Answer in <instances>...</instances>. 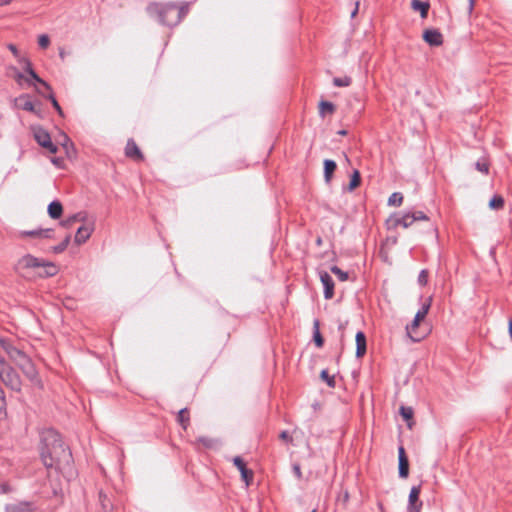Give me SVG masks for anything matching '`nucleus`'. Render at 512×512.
<instances>
[{
    "label": "nucleus",
    "instance_id": "nucleus-1",
    "mask_svg": "<svg viewBox=\"0 0 512 512\" xmlns=\"http://www.w3.org/2000/svg\"><path fill=\"white\" fill-rule=\"evenodd\" d=\"M41 459L47 468L61 470L64 464H69L71 453L55 431H47L42 437Z\"/></svg>",
    "mask_w": 512,
    "mask_h": 512
},
{
    "label": "nucleus",
    "instance_id": "nucleus-2",
    "mask_svg": "<svg viewBox=\"0 0 512 512\" xmlns=\"http://www.w3.org/2000/svg\"><path fill=\"white\" fill-rule=\"evenodd\" d=\"M0 346L7 353L9 358L22 370L31 384L37 388H42V382L38 377V372L29 357L21 350L10 345L5 339L0 338Z\"/></svg>",
    "mask_w": 512,
    "mask_h": 512
},
{
    "label": "nucleus",
    "instance_id": "nucleus-3",
    "mask_svg": "<svg viewBox=\"0 0 512 512\" xmlns=\"http://www.w3.org/2000/svg\"><path fill=\"white\" fill-rule=\"evenodd\" d=\"M6 75L12 78L20 88L35 87V83H39L47 91L51 90L50 85L34 71L31 61H29V68H26L25 65H8L6 67Z\"/></svg>",
    "mask_w": 512,
    "mask_h": 512
},
{
    "label": "nucleus",
    "instance_id": "nucleus-4",
    "mask_svg": "<svg viewBox=\"0 0 512 512\" xmlns=\"http://www.w3.org/2000/svg\"><path fill=\"white\" fill-rule=\"evenodd\" d=\"M148 11L151 15H157L159 21L166 25H175L185 15L184 8H177L173 4H158L153 3L148 6Z\"/></svg>",
    "mask_w": 512,
    "mask_h": 512
},
{
    "label": "nucleus",
    "instance_id": "nucleus-5",
    "mask_svg": "<svg viewBox=\"0 0 512 512\" xmlns=\"http://www.w3.org/2000/svg\"><path fill=\"white\" fill-rule=\"evenodd\" d=\"M428 216L422 211L406 212L403 214H393L387 221V227L389 229H396L399 226L403 228L410 227L416 221H428Z\"/></svg>",
    "mask_w": 512,
    "mask_h": 512
},
{
    "label": "nucleus",
    "instance_id": "nucleus-6",
    "mask_svg": "<svg viewBox=\"0 0 512 512\" xmlns=\"http://www.w3.org/2000/svg\"><path fill=\"white\" fill-rule=\"evenodd\" d=\"M431 303L432 298L429 297L416 313L412 323L406 326L407 336L414 342H418L425 337L424 335H420L417 329L420 323L425 319L426 315L428 314L429 309L431 307Z\"/></svg>",
    "mask_w": 512,
    "mask_h": 512
},
{
    "label": "nucleus",
    "instance_id": "nucleus-7",
    "mask_svg": "<svg viewBox=\"0 0 512 512\" xmlns=\"http://www.w3.org/2000/svg\"><path fill=\"white\" fill-rule=\"evenodd\" d=\"M45 260L37 258L31 254L24 255L17 262V271L26 278L35 277L37 269L41 268Z\"/></svg>",
    "mask_w": 512,
    "mask_h": 512
},
{
    "label": "nucleus",
    "instance_id": "nucleus-8",
    "mask_svg": "<svg viewBox=\"0 0 512 512\" xmlns=\"http://www.w3.org/2000/svg\"><path fill=\"white\" fill-rule=\"evenodd\" d=\"M0 379L6 386L15 391H20L21 380L19 375L5 362L3 358H0Z\"/></svg>",
    "mask_w": 512,
    "mask_h": 512
},
{
    "label": "nucleus",
    "instance_id": "nucleus-9",
    "mask_svg": "<svg viewBox=\"0 0 512 512\" xmlns=\"http://www.w3.org/2000/svg\"><path fill=\"white\" fill-rule=\"evenodd\" d=\"M33 135L39 145L51 153L57 152V147L52 143L49 133L42 127H33Z\"/></svg>",
    "mask_w": 512,
    "mask_h": 512
},
{
    "label": "nucleus",
    "instance_id": "nucleus-10",
    "mask_svg": "<svg viewBox=\"0 0 512 512\" xmlns=\"http://www.w3.org/2000/svg\"><path fill=\"white\" fill-rule=\"evenodd\" d=\"M15 106L19 109L35 113L40 115L41 111L37 108V105L31 100L28 94H21L14 100Z\"/></svg>",
    "mask_w": 512,
    "mask_h": 512
},
{
    "label": "nucleus",
    "instance_id": "nucleus-11",
    "mask_svg": "<svg viewBox=\"0 0 512 512\" xmlns=\"http://www.w3.org/2000/svg\"><path fill=\"white\" fill-rule=\"evenodd\" d=\"M421 485L413 486L408 496L407 512H420L422 502L419 500Z\"/></svg>",
    "mask_w": 512,
    "mask_h": 512
},
{
    "label": "nucleus",
    "instance_id": "nucleus-12",
    "mask_svg": "<svg viewBox=\"0 0 512 512\" xmlns=\"http://www.w3.org/2000/svg\"><path fill=\"white\" fill-rule=\"evenodd\" d=\"M94 229V222H87L81 227H79L74 238L75 243L78 245L85 243L90 238Z\"/></svg>",
    "mask_w": 512,
    "mask_h": 512
},
{
    "label": "nucleus",
    "instance_id": "nucleus-13",
    "mask_svg": "<svg viewBox=\"0 0 512 512\" xmlns=\"http://www.w3.org/2000/svg\"><path fill=\"white\" fill-rule=\"evenodd\" d=\"M233 463L238 468V470L240 471L241 478L245 482V485L249 486L251 481H252V479H253V472H252V470H250V469H248L246 467V464L244 463L242 458L239 457V456H236V457L233 458Z\"/></svg>",
    "mask_w": 512,
    "mask_h": 512
},
{
    "label": "nucleus",
    "instance_id": "nucleus-14",
    "mask_svg": "<svg viewBox=\"0 0 512 512\" xmlns=\"http://www.w3.org/2000/svg\"><path fill=\"white\" fill-rule=\"evenodd\" d=\"M423 39L430 46H440L443 43L442 34L436 29H428L423 33Z\"/></svg>",
    "mask_w": 512,
    "mask_h": 512
},
{
    "label": "nucleus",
    "instance_id": "nucleus-15",
    "mask_svg": "<svg viewBox=\"0 0 512 512\" xmlns=\"http://www.w3.org/2000/svg\"><path fill=\"white\" fill-rule=\"evenodd\" d=\"M320 280L324 287V297L331 299L334 295V282L327 272H320Z\"/></svg>",
    "mask_w": 512,
    "mask_h": 512
},
{
    "label": "nucleus",
    "instance_id": "nucleus-16",
    "mask_svg": "<svg viewBox=\"0 0 512 512\" xmlns=\"http://www.w3.org/2000/svg\"><path fill=\"white\" fill-rule=\"evenodd\" d=\"M58 273V267L50 261H44L41 268L37 269L35 277H50Z\"/></svg>",
    "mask_w": 512,
    "mask_h": 512
},
{
    "label": "nucleus",
    "instance_id": "nucleus-17",
    "mask_svg": "<svg viewBox=\"0 0 512 512\" xmlns=\"http://www.w3.org/2000/svg\"><path fill=\"white\" fill-rule=\"evenodd\" d=\"M52 229H36V230H23L18 233L20 238H50L52 235Z\"/></svg>",
    "mask_w": 512,
    "mask_h": 512
},
{
    "label": "nucleus",
    "instance_id": "nucleus-18",
    "mask_svg": "<svg viewBox=\"0 0 512 512\" xmlns=\"http://www.w3.org/2000/svg\"><path fill=\"white\" fill-rule=\"evenodd\" d=\"M398 459H399V476L401 478H407L409 474V462L405 455V450L401 446L398 449Z\"/></svg>",
    "mask_w": 512,
    "mask_h": 512
},
{
    "label": "nucleus",
    "instance_id": "nucleus-19",
    "mask_svg": "<svg viewBox=\"0 0 512 512\" xmlns=\"http://www.w3.org/2000/svg\"><path fill=\"white\" fill-rule=\"evenodd\" d=\"M6 47L12 53L18 65H25L26 68H29L30 60L25 54L19 51L16 45L9 43Z\"/></svg>",
    "mask_w": 512,
    "mask_h": 512
},
{
    "label": "nucleus",
    "instance_id": "nucleus-20",
    "mask_svg": "<svg viewBox=\"0 0 512 512\" xmlns=\"http://www.w3.org/2000/svg\"><path fill=\"white\" fill-rule=\"evenodd\" d=\"M356 356L362 357L366 353V337L361 331L357 332L356 337Z\"/></svg>",
    "mask_w": 512,
    "mask_h": 512
},
{
    "label": "nucleus",
    "instance_id": "nucleus-21",
    "mask_svg": "<svg viewBox=\"0 0 512 512\" xmlns=\"http://www.w3.org/2000/svg\"><path fill=\"white\" fill-rule=\"evenodd\" d=\"M125 154L130 157L137 160L142 159V154L136 145V143L133 140H129L127 142L126 148H125Z\"/></svg>",
    "mask_w": 512,
    "mask_h": 512
},
{
    "label": "nucleus",
    "instance_id": "nucleus-22",
    "mask_svg": "<svg viewBox=\"0 0 512 512\" xmlns=\"http://www.w3.org/2000/svg\"><path fill=\"white\" fill-rule=\"evenodd\" d=\"M32 504L29 502H20L6 506V512H31Z\"/></svg>",
    "mask_w": 512,
    "mask_h": 512
},
{
    "label": "nucleus",
    "instance_id": "nucleus-23",
    "mask_svg": "<svg viewBox=\"0 0 512 512\" xmlns=\"http://www.w3.org/2000/svg\"><path fill=\"white\" fill-rule=\"evenodd\" d=\"M63 212L62 204L59 201H53L48 205V214L52 219H58Z\"/></svg>",
    "mask_w": 512,
    "mask_h": 512
},
{
    "label": "nucleus",
    "instance_id": "nucleus-24",
    "mask_svg": "<svg viewBox=\"0 0 512 512\" xmlns=\"http://www.w3.org/2000/svg\"><path fill=\"white\" fill-rule=\"evenodd\" d=\"M411 7L414 11H419L422 18L427 17L429 3L420 0H412Z\"/></svg>",
    "mask_w": 512,
    "mask_h": 512
},
{
    "label": "nucleus",
    "instance_id": "nucleus-25",
    "mask_svg": "<svg viewBox=\"0 0 512 512\" xmlns=\"http://www.w3.org/2000/svg\"><path fill=\"white\" fill-rule=\"evenodd\" d=\"M336 163L333 160L326 159L324 161V178L327 183L331 181L332 175L336 169Z\"/></svg>",
    "mask_w": 512,
    "mask_h": 512
},
{
    "label": "nucleus",
    "instance_id": "nucleus-26",
    "mask_svg": "<svg viewBox=\"0 0 512 512\" xmlns=\"http://www.w3.org/2000/svg\"><path fill=\"white\" fill-rule=\"evenodd\" d=\"M333 111H334V105L331 102L321 101L319 103V113L322 117L325 116V114H327V113H329V114L333 113Z\"/></svg>",
    "mask_w": 512,
    "mask_h": 512
},
{
    "label": "nucleus",
    "instance_id": "nucleus-27",
    "mask_svg": "<svg viewBox=\"0 0 512 512\" xmlns=\"http://www.w3.org/2000/svg\"><path fill=\"white\" fill-rule=\"evenodd\" d=\"M403 202V196L399 192H394L388 198V205L398 207Z\"/></svg>",
    "mask_w": 512,
    "mask_h": 512
},
{
    "label": "nucleus",
    "instance_id": "nucleus-28",
    "mask_svg": "<svg viewBox=\"0 0 512 512\" xmlns=\"http://www.w3.org/2000/svg\"><path fill=\"white\" fill-rule=\"evenodd\" d=\"M360 185V173L358 170H355L350 178L348 189L349 191H353Z\"/></svg>",
    "mask_w": 512,
    "mask_h": 512
},
{
    "label": "nucleus",
    "instance_id": "nucleus-29",
    "mask_svg": "<svg viewBox=\"0 0 512 512\" xmlns=\"http://www.w3.org/2000/svg\"><path fill=\"white\" fill-rule=\"evenodd\" d=\"M504 205V199L502 196L495 195L490 201H489V207L491 209H500Z\"/></svg>",
    "mask_w": 512,
    "mask_h": 512
},
{
    "label": "nucleus",
    "instance_id": "nucleus-30",
    "mask_svg": "<svg viewBox=\"0 0 512 512\" xmlns=\"http://www.w3.org/2000/svg\"><path fill=\"white\" fill-rule=\"evenodd\" d=\"M333 84L337 87H347L351 84V78L349 76L336 77L333 79Z\"/></svg>",
    "mask_w": 512,
    "mask_h": 512
},
{
    "label": "nucleus",
    "instance_id": "nucleus-31",
    "mask_svg": "<svg viewBox=\"0 0 512 512\" xmlns=\"http://www.w3.org/2000/svg\"><path fill=\"white\" fill-rule=\"evenodd\" d=\"M187 409H181L178 413V421L183 426L184 429L187 428L189 424V418L186 416Z\"/></svg>",
    "mask_w": 512,
    "mask_h": 512
},
{
    "label": "nucleus",
    "instance_id": "nucleus-32",
    "mask_svg": "<svg viewBox=\"0 0 512 512\" xmlns=\"http://www.w3.org/2000/svg\"><path fill=\"white\" fill-rule=\"evenodd\" d=\"M197 441L207 448H214L217 446V440L215 439L199 437Z\"/></svg>",
    "mask_w": 512,
    "mask_h": 512
},
{
    "label": "nucleus",
    "instance_id": "nucleus-33",
    "mask_svg": "<svg viewBox=\"0 0 512 512\" xmlns=\"http://www.w3.org/2000/svg\"><path fill=\"white\" fill-rule=\"evenodd\" d=\"M331 272L335 274L340 281H346L348 280V273L342 271L339 267L333 266L331 267Z\"/></svg>",
    "mask_w": 512,
    "mask_h": 512
},
{
    "label": "nucleus",
    "instance_id": "nucleus-34",
    "mask_svg": "<svg viewBox=\"0 0 512 512\" xmlns=\"http://www.w3.org/2000/svg\"><path fill=\"white\" fill-rule=\"evenodd\" d=\"M69 242H70V236L68 235L65 237V239L59 245L53 247V252H55V253L63 252L67 248Z\"/></svg>",
    "mask_w": 512,
    "mask_h": 512
},
{
    "label": "nucleus",
    "instance_id": "nucleus-35",
    "mask_svg": "<svg viewBox=\"0 0 512 512\" xmlns=\"http://www.w3.org/2000/svg\"><path fill=\"white\" fill-rule=\"evenodd\" d=\"M400 414L402 415V417L405 419V420H411L412 417H413V409L411 407H405V406H401L400 407Z\"/></svg>",
    "mask_w": 512,
    "mask_h": 512
},
{
    "label": "nucleus",
    "instance_id": "nucleus-36",
    "mask_svg": "<svg viewBox=\"0 0 512 512\" xmlns=\"http://www.w3.org/2000/svg\"><path fill=\"white\" fill-rule=\"evenodd\" d=\"M38 45L42 49H46L50 45V38L47 34H41L38 36Z\"/></svg>",
    "mask_w": 512,
    "mask_h": 512
},
{
    "label": "nucleus",
    "instance_id": "nucleus-37",
    "mask_svg": "<svg viewBox=\"0 0 512 512\" xmlns=\"http://www.w3.org/2000/svg\"><path fill=\"white\" fill-rule=\"evenodd\" d=\"M417 282L420 286H425L428 283V271L423 269L418 275Z\"/></svg>",
    "mask_w": 512,
    "mask_h": 512
},
{
    "label": "nucleus",
    "instance_id": "nucleus-38",
    "mask_svg": "<svg viewBox=\"0 0 512 512\" xmlns=\"http://www.w3.org/2000/svg\"><path fill=\"white\" fill-rule=\"evenodd\" d=\"M349 501V493L347 490H344L338 496V502H340L343 506H346Z\"/></svg>",
    "mask_w": 512,
    "mask_h": 512
},
{
    "label": "nucleus",
    "instance_id": "nucleus-39",
    "mask_svg": "<svg viewBox=\"0 0 512 512\" xmlns=\"http://www.w3.org/2000/svg\"><path fill=\"white\" fill-rule=\"evenodd\" d=\"M321 378L327 382V384L330 386V387H333L334 386V378L333 377H330L328 372L326 370H322L321 372Z\"/></svg>",
    "mask_w": 512,
    "mask_h": 512
},
{
    "label": "nucleus",
    "instance_id": "nucleus-40",
    "mask_svg": "<svg viewBox=\"0 0 512 512\" xmlns=\"http://www.w3.org/2000/svg\"><path fill=\"white\" fill-rule=\"evenodd\" d=\"M47 97H48V99L51 100V103H52L53 107L56 109V111L60 115H62L63 114L62 109H61L59 103L57 102V100L55 99L54 95L52 93H50Z\"/></svg>",
    "mask_w": 512,
    "mask_h": 512
},
{
    "label": "nucleus",
    "instance_id": "nucleus-41",
    "mask_svg": "<svg viewBox=\"0 0 512 512\" xmlns=\"http://www.w3.org/2000/svg\"><path fill=\"white\" fill-rule=\"evenodd\" d=\"M315 327H316V331H315V334H314V340H315V343L318 347H321L323 345V339L320 335V332L318 330V323L316 322L315 323Z\"/></svg>",
    "mask_w": 512,
    "mask_h": 512
},
{
    "label": "nucleus",
    "instance_id": "nucleus-42",
    "mask_svg": "<svg viewBox=\"0 0 512 512\" xmlns=\"http://www.w3.org/2000/svg\"><path fill=\"white\" fill-rule=\"evenodd\" d=\"M476 168H477L478 171H480L482 173H485V174H487L488 170H489L488 165L486 163H484V162H477L476 163Z\"/></svg>",
    "mask_w": 512,
    "mask_h": 512
},
{
    "label": "nucleus",
    "instance_id": "nucleus-43",
    "mask_svg": "<svg viewBox=\"0 0 512 512\" xmlns=\"http://www.w3.org/2000/svg\"><path fill=\"white\" fill-rule=\"evenodd\" d=\"M293 470H294V473L295 475L297 476V478H301L302 474H301V469H300V466L298 464H295L293 466Z\"/></svg>",
    "mask_w": 512,
    "mask_h": 512
},
{
    "label": "nucleus",
    "instance_id": "nucleus-44",
    "mask_svg": "<svg viewBox=\"0 0 512 512\" xmlns=\"http://www.w3.org/2000/svg\"><path fill=\"white\" fill-rule=\"evenodd\" d=\"M358 9H359V1H356L355 2V8L352 9V12H351V17L354 18L356 16V14L358 13Z\"/></svg>",
    "mask_w": 512,
    "mask_h": 512
},
{
    "label": "nucleus",
    "instance_id": "nucleus-45",
    "mask_svg": "<svg viewBox=\"0 0 512 512\" xmlns=\"http://www.w3.org/2000/svg\"><path fill=\"white\" fill-rule=\"evenodd\" d=\"M14 0H0V7L9 6Z\"/></svg>",
    "mask_w": 512,
    "mask_h": 512
},
{
    "label": "nucleus",
    "instance_id": "nucleus-46",
    "mask_svg": "<svg viewBox=\"0 0 512 512\" xmlns=\"http://www.w3.org/2000/svg\"><path fill=\"white\" fill-rule=\"evenodd\" d=\"M84 219H85V217H84V216H82L81 214H77V215H74V216L70 219V221H80V220L82 221V220H84Z\"/></svg>",
    "mask_w": 512,
    "mask_h": 512
},
{
    "label": "nucleus",
    "instance_id": "nucleus-47",
    "mask_svg": "<svg viewBox=\"0 0 512 512\" xmlns=\"http://www.w3.org/2000/svg\"><path fill=\"white\" fill-rule=\"evenodd\" d=\"M280 438H281V439H283V440H287V441H290V440H291V438H290V436H289L288 432H286V431H283V432L280 434Z\"/></svg>",
    "mask_w": 512,
    "mask_h": 512
},
{
    "label": "nucleus",
    "instance_id": "nucleus-48",
    "mask_svg": "<svg viewBox=\"0 0 512 512\" xmlns=\"http://www.w3.org/2000/svg\"><path fill=\"white\" fill-rule=\"evenodd\" d=\"M473 8H474V0H469V7H468L469 14L472 12Z\"/></svg>",
    "mask_w": 512,
    "mask_h": 512
},
{
    "label": "nucleus",
    "instance_id": "nucleus-49",
    "mask_svg": "<svg viewBox=\"0 0 512 512\" xmlns=\"http://www.w3.org/2000/svg\"><path fill=\"white\" fill-rule=\"evenodd\" d=\"M65 55H66V54H65V51H64L63 49H60V50H59V56H60V58H61V59H64V58H65Z\"/></svg>",
    "mask_w": 512,
    "mask_h": 512
},
{
    "label": "nucleus",
    "instance_id": "nucleus-50",
    "mask_svg": "<svg viewBox=\"0 0 512 512\" xmlns=\"http://www.w3.org/2000/svg\"><path fill=\"white\" fill-rule=\"evenodd\" d=\"M63 139H64L63 145L66 146L69 143V139L66 135H63Z\"/></svg>",
    "mask_w": 512,
    "mask_h": 512
},
{
    "label": "nucleus",
    "instance_id": "nucleus-51",
    "mask_svg": "<svg viewBox=\"0 0 512 512\" xmlns=\"http://www.w3.org/2000/svg\"><path fill=\"white\" fill-rule=\"evenodd\" d=\"M378 508H379L380 512L385 511V508L381 502L378 503Z\"/></svg>",
    "mask_w": 512,
    "mask_h": 512
},
{
    "label": "nucleus",
    "instance_id": "nucleus-52",
    "mask_svg": "<svg viewBox=\"0 0 512 512\" xmlns=\"http://www.w3.org/2000/svg\"><path fill=\"white\" fill-rule=\"evenodd\" d=\"M35 89H36V92H37V93H39V94H41V95H44V92H43V91H44V88L39 89V88L35 87Z\"/></svg>",
    "mask_w": 512,
    "mask_h": 512
},
{
    "label": "nucleus",
    "instance_id": "nucleus-53",
    "mask_svg": "<svg viewBox=\"0 0 512 512\" xmlns=\"http://www.w3.org/2000/svg\"><path fill=\"white\" fill-rule=\"evenodd\" d=\"M35 89H36V92H37V93H39V94H41V95H44V92H43V91H44V88L39 89V88L35 87Z\"/></svg>",
    "mask_w": 512,
    "mask_h": 512
},
{
    "label": "nucleus",
    "instance_id": "nucleus-54",
    "mask_svg": "<svg viewBox=\"0 0 512 512\" xmlns=\"http://www.w3.org/2000/svg\"><path fill=\"white\" fill-rule=\"evenodd\" d=\"M509 333L512 339V320L509 321Z\"/></svg>",
    "mask_w": 512,
    "mask_h": 512
},
{
    "label": "nucleus",
    "instance_id": "nucleus-55",
    "mask_svg": "<svg viewBox=\"0 0 512 512\" xmlns=\"http://www.w3.org/2000/svg\"><path fill=\"white\" fill-rule=\"evenodd\" d=\"M52 162H53L55 165H59V162H60V161H59V159H57V158H53V159H52Z\"/></svg>",
    "mask_w": 512,
    "mask_h": 512
},
{
    "label": "nucleus",
    "instance_id": "nucleus-56",
    "mask_svg": "<svg viewBox=\"0 0 512 512\" xmlns=\"http://www.w3.org/2000/svg\"><path fill=\"white\" fill-rule=\"evenodd\" d=\"M5 415V412L0 410V418L3 417Z\"/></svg>",
    "mask_w": 512,
    "mask_h": 512
},
{
    "label": "nucleus",
    "instance_id": "nucleus-57",
    "mask_svg": "<svg viewBox=\"0 0 512 512\" xmlns=\"http://www.w3.org/2000/svg\"><path fill=\"white\" fill-rule=\"evenodd\" d=\"M339 134H341V135H345V134H346V131H345V130H342V131H340V132H339Z\"/></svg>",
    "mask_w": 512,
    "mask_h": 512
},
{
    "label": "nucleus",
    "instance_id": "nucleus-58",
    "mask_svg": "<svg viewBox=\"0 0 512 512\" xmlns=\"http://www.w3.org/2000/svg\"><path fill=\"white\" fill-rule=\"evenodd\" d=\"M383 512H386V510H385V511H383Z\"/></svg>",
    "mask_w": 512,
    "mask_h": 512
}]
</instances>
